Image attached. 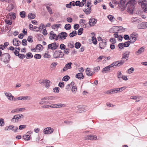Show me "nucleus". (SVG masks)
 Returning a JSON list of instances; mask_svg holds the SVG:
<instances>
[{
    "label": "nucleus",
    "mask_w": 147,
    "mask_h": 147,
    "mask_svg": "<svg viewBox=\"0 0 147 147\" xmlns=\"http://www.w3.org/2000/svg\"><path fill=\"white\" fill-rule=\"evenodd\" d=\"M32 133L31 131H29L27 132L26 135H24L23 136V138L26 141H28L30 140V137L29 134Z\"/></svg>",
    "instance_id": "nucleus-14"
},
{
    "label": "nucleus",
    "mask_w": 147,
    "mask_h": 147,
    "mask_svg": "<svg viewBox=\"0 0 147 147\" xmlns=\"http://www.w3.org/2000/svg\"><path fill=\"white\" fill-rule=\"evenodd\" d=\"M140 97V96H132L130 97V98L131 99L136 100H137V98H139Z\"/></svg>",
    "instance_id": "nucleus-59"
},
{
    "label": "nucleus",
    "mask_w": 147,
    "mask_h": 147,
    "mask_svg": "<svg viewBox=\"0 0 147 147\" xmlns=\"http://www.w3.org/2000/svg\"><path fill=\"white\" fill-rule=\"evenodd\" d=\"M46 7L47 9V11L50 14H53V11L51 9V7L49 6H47Z\"/></svg>",
    "instance_id": "nucleus-41"
},
{
    "label": "nucleus",
    "mask_w": 147,
    "mask_h": 147,
    "mask_svg": "<svg viewBox=\"0 0 147 147\" xmlns=\"http://www.w3.org/2000/svg\"><path fill=\"white\" fill-rule=\"evenodd\" d=\"M77 34L76 31L74 30L72 31L71 33H70L69 36L70 37H73Z\"/></svg>",
    "instance_id": "nucleus-32"
},
{
    "label": "nucleus",
    "mask_w": 147,
    "mask_h": 147,
    "mask_svg": "<svg viewBox=\"0 0 147 147\" xmlns=\"http://www.w3.org/2000/svg\"><path fill=\"white\" fill-rule=\"evenodd\" d=\"M51 57V55H50L48 53H45L44 55V57L45 58H50Z\"/></svg>",
    "instance_id": "nucleus-61"
},
{
    "label": "nucleus",
    "mask_w": 147,
    "mask_h": 147,
    "mask_svg": "<svg viewBox=\"0 0 147 147\" xmlns=\"http://www.w3.org/2000/svg\"><path fill=\"white\" fill-rule=\"evenodd\" d=\"M17 56H18V57L20 59H23L25 57V55L23 54H18V55H17Z\"/></svg>",
    "instance_id": "nucleus-49"
},
{
    "label": "nucleus",
    "mask_w": 147,
    "mask_h": 147,
    "mask_svg": "<svg viewBox=\"0 0 147 147\" xmlns=\"http://www.w3.org/2000/svg\"><path fill=\"white\" fill-rule=\"evenodd\" d=\"M64 56L63 53L61 51H55L53 54V57L55 58H61Z\"/></svg>",
    "instance_id": "nucleus-5"
},
{
    "label": "nucleus",
    "mask_w": 147,
    "mask_h": 147,
    "mask_svg": "<svg viewBox=\"0 0 147 147\" xmlns=\"http://www.w3.org/2000/svg\"><path fill=\"white\" fill-rule=\"evenodd\" d=\"M71 27L70 24H66L65 26V28L66 30H69L71 28Z\"/></svg>",
    "instance_id": "nucleus-39"
},
{
    "label": "nucleus",
    "mask_w": 147,
    "mask_h": 147,
    "mask_svg": "<svg viewBox=\"0 0 147 147\" xmlns=\"http://www.w3.org/2000/svg\"><path fill=\"white\" fill-rule=\"evenodd\" d=\"M12 130L13 131L15 132H16L18 131V127H14L13 126V128L12 129Z\"/></svg>",
    "instance_id": "nucleus-63"
},
{
    "label": "nucleus",
    "mask_w": 147,
    "mask_h": 147,
    "mask_svg": "<svg viewBox=\"0 0 147 147\" xmlns=\"http://www.w3.org/2000/svg\"><path fill=\"white\" fill-rule=\"evenodd\" d=\"M112 94H114L117 92H120V90H118V88H114L111 89Z\"/></svg>",
    "instance_id": "nucleus-30"
},
{
    "label": "nucleus",
    "mask_w": 147,
    "mask_h": 147,
    "mask_svg": "<svg viewBox=\"0 0 147 147\" xmlns=\"http://www.w3.org/2000/svg\"><path fill=\"white\" fill-rule=\"evenodd\" d=\"M10 18L11 20H14L16 18V15L15 13L11 14L10 15Z\"/></svg>",
    "instance_id": "nucleus-57"
},
{
    "label": "nucleus",
    "mask_w": 147,
    "mask_h": 147,
    "mask_svg": "<svg viewBox=\"0 0 147 147\" xmlns=\"http://www.w3.org/2000/svg\"><path fill=\"white\" fill-rule=\"evenodd\" d=\"M92 42L94 44L96 45L97 44V41L95 37L93 36L92 37Z\"/></svg>",
    "instance_id": "nucleus-47"
},
{
    "label": "nucleus",
    "mask_w": 147,
    "mask_h": 147,
    "mask_svg": "<svg viewBox=\"0 0 147 147\" xmlns=\"http://www.w3.org/2000/svg\"><path fill=\"white\" fill-rule=\"evenodd\" d=\"M76 77L80 80L84 78V76L82 73H79L76 75Z\"/></svg>",
    "instance_id": "nucleus-21"
},
{
    "label": "nucleus",
    "mask_w": 147,
    "mask_h": 147,
    "mask_svg": "<svg viewBox=\"0 0 147 147\" xmlns=\"http://www.w3.org/2000/svg\"><path fill=\"white\" fill-rule=\"evenodd\" d=\"M60 24H54L51 27L53 29H58L59 26Z\"/></svg>",
    "instance_id": "nucleus-45"
},
{
    "label": "nucleus",
    "mask_w": 147,
    "mask_h": 147,
    "mask_svg": "<svg viewBox=\"0 0 147 147\" xmlns=\"http://www.w3.org/2000/svg\"><path fill=\"white\" fill-rule=\"evenodd\" d=\"M13 45L16 46H18L21 44V42L17 38H14L13 40Z\"/></svg>",
    "instance_id": "nucleus-20"
},
{
    "label": "nucleus",
    "mask_w": 147,
    "mask_h": 147,
    "mask_svg": "<svg viewBox=\"0 0 147 147\" xmlns=\"http://www.w3.org/2000/svg\"><path fill=\"white\" fill-rule=\"evenodd\" d=\"M11 57L8 53H6L3 54L1 57V60L4 63H8L10 60Z\"/></svg>",
    "instance_id": "nucleus-2"
},
{
    "label": "nucleus",
    "mask_w": 147,
    "mask_h": 147,
    "mask_svg": "<svg viewBox=\"0 0 147 147\" xmlns=\"http://www.w3.org/2000/svg\"><path fill=\"white\" fill-rule=\"evenodd\" d=\"M26 13L24 11H22L20 13V15L22 18H24L25 16Z\"/></svg>",
    "instance_id": "nucleus-50"
},
{
    "label": "nucleus",
    "mask_w": 147,
    "mask_h": 147,
    "mask_svg": "<svg viewBox=\"0 0 147 147\" xmlns=\"http://www.w3.org/2000/svg\"><path fill=\"white\" fill-rule=\"evenodd\" d=\"M33 57L32 53L30 52L27 53L26 55V57L27 59L31 58Z\"/></svg>",
    "instance_id": "nucleus-34"
},
{
    "label": "nucleus",
    "mask_w": 147,
    "mask_h": 147,
    "mask_svg": "<svg viewBox=\"0 0 147 147\" xmlns=\"http://www.w3.org/2000/svg\"><path fill=\"white\" fill-rule=\"evenodd\" d=\"M13 128V125H9L5 127L4 130L5 131H10L12 130Z\"/></svg>",
    "instance_id": "nucleus-37"
},
{
    "label": "nucleus",
    "mask_w": 147,
    "mask_h": 147,
    "mask_svg": "<svg viewBox=\"0 0 147 147\" xmlns=\"http://www.w3.org/2000/svg\"><path fill=\"white\" fill-rule=\"evenodd\" d=\"M144 51V48L142 47L139 49L136 52V53L137 55H139L143 52Z\"/></svg>",
    "instance_id": "nucleus-23"
},
{
    "label": "nucleus",
    "mask_w": 147,
    "mask_h": 147,
    "mask_svg": "<svg viewBox=\"0 0 147 147\" xmlns=\"http://www.w3.org/2000/svg\"><path fill=\"white\" fill-rule=\"evenodd\" d=\"M134 70V68L132 67L128 69L127 71V72L128 74H131L133 72Z\"/></svg>",
    "instance_id": "nucleus-46"
},
{
    "label": "nucleus",
    "mask_w": 147,
    "mask_h": 147,
    "mask_svg": "<svg viewBox=\"0 0 147 147\" xmlns=\"http://www.w3.org/2000/svg\"><path fill=\"white\" fill-rule=\"evenodd\" d=\"M130 41L126 42L124 43H123L124 47H129L130 45Z\"/></svg>",
    "instance_id": "nucleus-53"
},
{
    "label": "nucleus",
    "mask_w": 147,
    "mask_h": 147,
    "mask_svg": "<svg viewBox=\"0 0 147 147\" xmlns=\"http://www.w3.org/2000/svg\"><path fill=\"white\" fill-rule=\"evenodd\" d=\"M49 39L51 40L55 39L56 40H58V36L53 31L50 32L49 34Z\"/></svg>",
    "instance_id": "nucleus-11"
},
{
    "label": "nucleus",
    "mask_w": 147,
    "mask_h": 147,
    "mask_svg": "<svg viewBox=\"0 0 147 147\" xmlns=\"http://www.w3.org/2000/svg\"><path fill=\"white\" fill-rule=\"evenodd\" d=\"M130 52L129 51H126L123 53L122 55V60H124L125 61H127L128 60L129 55Z\"/></svg>",
    "instance_id": "nucleus-9"
},
{
    "label": "nucleus",
    "mask_w": 147,
    "mask_h": 147,
    "mask_svg": "<svg viewBox=\"0 0 147 147\" xmlns=\"http://www.w3.org/2000/svg\"><path fill=\"white\" fill-rule=\"evenodd\" d=\"M89 140H95L97 139V136L94 135H89Z\"/></svg>",
    "instance_id": "nucleus-28"
},
{
    "label": "nucleus",
    "mask_w": 147,
    "mask_h": 147,
    "mask_svg": "<svg viewBox=\"0 0 147 147\" xmlns=\"http://www.w3.org/2000/svg\"><path fill=\"white\" fill-rule=\"evenodd\" d=\"M83 30V29L82 28H80L79 29H78V34L79 35H81L82 33Z\"/></svg>",
    "instance_id": "nucleus-51"
},
{
    "label": "nucleus",
    "mask_w": 147,
    "mask_h": 147,
    "mask_svg": "<svg viewBox=\"0 0 147 147\" xmlns=\"http://www.w3.org/2000/svg\"><path fill=\"white\" fill-rule=\"evenodd\" d=\"M110 69L107 66L102 69V72L103 74L105 73L110 71Z\"/></svg>",
    "instance_id": "nucleus-27"
},
{
    "label": "nucleus",
    "mask_w": 147,
    "mask_h": 147,
    "mask_svg": "<svg viewBox=\"0 0 147 147\" xmlns=\"http://www.w3.org/2000/svg\"><path fill=\"white\" fill-rule=\"evenodd\" d=\"M58 46V43H57L56 42H53L48 45V49H51L52 50H55L57 48Z\"/></svg>",
    "instance_id": "nucleus-10"
},
{
    "label": "nucleus",
    "mask_w": 147,
    "mask_h": 147,
    "mask_svg": "<svg viewBox=\"0 0 147 147\" xmlns=\"http://www.w3.org/2000/svg\"><path fill=\"white\" fill-rule=\"evenodd\" d=\"M57 108L64 107H66V105L62 103H58L56 104Z\"/></svg>",
    "instance_id": "nucleus-29"
},
{
    "label": "nucleus",
    "mask_w": 147,
    "mask_h": 147,
    "mask_svg": "<svg viewBox=\"0 0 147 147\" xmlns=\"http://www.w3.org/2000/svg\"><path fill=\"white\" fill-rule=\"evenodd\" d=\"M35 14L32 13H29L28 16V17L29 18L31 19H34L35 18Z\"/></svg>",
    "instance_id": "nucleus-31"
},
{
    "label": "nucleus",
    "mask_w": 147,
    "mask_h": 147,
    "mask_svg": "<svg viewBox=\"0 0 147 147\" xmlns=\"http://www.w3.org/2000/svg\"><path fill=\"white\" fill-rule=\"evenodd\" d=\"M4 94L9 100L11 101L15 100V98L10 93L5 92Z\"/></svg>",
    "instance_id": "nucleus-12"
},
{
    "label": "nucleus",
    "mask_w": 147,
    "mask_h": 147,
    "mask_svg": "<svg viewBox=\"0 0 147 147\" xmlns=\"http://www.w3.org/2000/svg\"><path fill=\"white\" fill-rule=\"evenodd\" d=\"M117 78L119 80H120V79L123 76L122 75V73H121L120 71H118L117 73Z\"/></svg>",
    "instance_id": "nucleus-35"
},
{
    "label": "nucleus",
    "mask_w": 147,
    "mask_h": 147,
    "mask_svg": "<svg viewBox=\"0 0 147 147\" xmlns=\"http://www.w3.org/2000/svg\"><path fill=\"white\" fill-rule=\"evenodd\" d=\"M140 5H141L144 12H147V0H143L138 2Z\"/></svg>",
    "instance_id": "nucleus-4"
},
{
    "label": "nucleus",
    "mask_w": 147,
    "mask_h": 147,
    "mask_svg": "<svg viewBox=\"0 0 147 147\" xmlns=\"http://www.w3.org/2000/svg\"><path fill=\"white\" fill-rule=\"evenodd\" d=\"M125 62H126L124 60H122L121 61H118V63L117 64V66H120L121 65H123L124 63Z\"/></svg>",
    "instance_id": "nucleus-36"
},
{
    "label": "nucleus",
    "mask_w": 147,
    "mask_h": 147,
    "mask_svg": "<svg viewBox=\"0 0 147 147\" xmlns=\"http://www.w3.org/2000/svg\"><path fill=\"white\" fill-rule=\"evenodd\" d=\"M20 119L19 116L18 115H14L11 119V121L13 123L17 122L18 120Z\"/></svg>",
    "instance_id": "nucleus-17"
},
{
    "label": "nucleus",
    "mask_w": 147,
    "mask_h": 147,
    "mask_svg": "<svg viewBox=\"0 0 147 147\" xmlns=\"http://www.w3.org/2000/svg\"><path fill=\"white\" fill-rule=\"evenodd\" d=\"M50 83L51 82L49 80H45V82L44 85L45 86V87L46 88H48L50 86Z\"/></svg>",
    "instance_id": "nucleus-25"
},
{
    "label": "nucleus",
    "mask_w": 147,
    "mask_h": 147,
    "mask_svg": "<svg viewBox=\"0 0 147 147\" xmlns=\"http://www.w3.org/2000/svg\"><path fill=\"white\" fill-rule=\"evenodd\" d=\"M71 91L73 93H75L77 91V87L76 86H74L72 87Z\"/></svg>",
    "instance_id": "nucleus-43"
},
{
    "label": "nucleus",
    "mask_w": 147,
    "mask_h": 147,
    "mask_svg": "<svg viewBox=\"0 0 147 147\" xmlns=\"http://www.w3.org/2000/svg\"><path fill=\"white\" fill-rule=\"evenodd\" d=\"M81 46V44L79 42H76L75 44V47L76 49L79 48Z\"/></svg>",
    "instance_id": "nucleus-48"
},
{
    "label": "nucleus",
    "mask_w": 147,
    "mask_h": 147,
    "mask_svg": "<svg viewBox=\"0 0 147 147\" xmlns=\"http://www.w3.org/2000/svg\"><path fill=\"white\" fill-rule=\"evenodd\" d=\"M36 48L37 49L40 50L43 48V46L42 45L40 44L38 45L36 47Z\"/></svg>",
    "instance_id": "nucleus-54"
},
{
    "label": "nucleus",
    "mask_w": 147,
    "mask_h": 147,
    "mask_svg": "<svg viewBox=\"0 0 147 147\" xmlns=\"http://www.w3.org/2000/svg\"><path fill=\"white\" fill-rule=\"evenodd\" d=\"M69 77L68 76H64L62 79V80L65 81H67L69 79Z\"/></svg>",
    "instance_id": "nucleus-52"
},
{
    "label": "nucleus",
    "mask_w": 147,
    "mask_h": 147,
    "mask_svg": "<svg viewBox=\"0 0 147 147\" xmlns=\"http://www.w3.org/2000/svg\"><path fill=\"white\" fill-rule=\"evenodd\" d=\"M141 20L140 19L137 18H132L131 19V22L137 24L141 22Z\"/></svg>",
    "instance_id": "nucleus-18"
},
{
    "label": "nucleus",
    "mask_w": 147,
    "mask_h": 147,
    "mask_svg": "<svg viewBox=\"0 0 147 147\" xmlns=\"http://www.w3.org/2000/svg\"><path fill=\"white\" fill-rule=\"evenodd\" d=\"M72 63L70 62L65 65V66L63 69V72H64L68 69H70L72 68L71 65Z\"/></svg>",
    "instance_id": "nucleus-13"
},
{
    "label": "nucleus",
    "mask_w": 147,
    "mask_h": 147,
    "mask_svg": "<svg viewBox=\"0 0 147 147\" xmlns=\"http://www.w3.org/2000/svg\"><path fill=\"white\" fill-rule=\"evenodd\" d=\"M137 28L139 29L146 28L145 22H142L138 24L137 26Z\"/></svg>",
    "instance_id": "nucleus-19"
},
{
    "label": "nucleus",
    "mask_w": 147,
    "mask_h": 147,
    "mask_svg": "<svg viewBox=\"0 0 147 147\" xmlns=\"http://www.w3.org/2000/svg\"><path fill=\"white\" fill-rule=\"evenodd\" d=\"M105 57L103 56H101L99 57L97 59L96 61L97 62H99L102 59L105 58Z\"/></svg>",
    "instance_id": "nucleus-60"
},
{
    "label": "nucleus",
    "mask_w": 147,
    "mask_h": 147,
    "mask_svg": "<svg viewBox=\"0 0 147 147\" xmlns=\"http://www.w3.org/2000/svg\"><path fill=\"white\" fill-rule=\"evenodd\" d=\"M106 44L107 43L106 42L102 41L100 43L99 46L101 49H103L105 47Z\"/></svg>",
    "instance_id": "nucleus-26"
},
{
    "label": "nucleus",
    "mask_w": 147,
    "mask_h": 147,
    "mask_svg": "<svg viewBox=\"0 0 147 147\" xmlns=\"http://www.w3.org/2000/svg\"><path fill=\"white\" fill-rule=\"evenodd\" d=\"M90 69L89 68H87L86 69L85 72L86 74L88 76H91L92 75V73L90 71Z\"/></svg>",
    "instance_id": "nucleus-24"
},
{
    "label": "nucleus",
    "mask_w": 147,
    "mask_h": 147,
    "mask_svg": "<svg viewBox=\"0 0 147 147\" xmlns=\"http://www.w3.org/2000/svg\"><path fill=\"white\" fill-rule=\"evenodd\" d=\"M65 45L63 44H61L60 45V48L61 50L65 49Z\"/></svg>",
    "instance_id": "nucleus-64"
},
{
    "label": "nucleus",
    "mask_w": 147,
    "mask_h": 147,
    "mask_svg": "<svg viewBox=\"0 0 147 147\" xmlns=\"http://www.w3.org/2000/svg\"><path fill=\"white\" fill-rule=\"evenodd\" d=\"M33 37L31 36H28L27 40L28 41L32 43L33 41Z\"/></svg>",
    "instance_id": "nucleus-44"
},
{
    "label": "nucleus",
    "mask_w": 147,
    "mask_h": 147,
    "mask_svg": "<svg viewBox=\"0 0 147 147\" xmlns=\"http://www.w3.org/2000/svg\"><path fill=\"white\" fill-rule=\"evenodd\" d=\"M54 131V129L51 127H47L43 130V133L46 134H50L52 133Z\"/></svg>",
    "instance_id": "nucleus-7"
},
{
    "label": "nucleus",
    "mask_w": 147,
    "mask_h": 147,
    "mask_svg": "<svg viewBox=\"0 0 147 147\" xmlns=\"http://www.w3.org/2000/svg\"><path fill=\"white\" fill-rule=\"evenodd\" d=\"M97 21L96 19L92 18L90 19L89 22L90 26H93L96 24Z\"/></svg>",
    "instance_id": "nucleus-16"
},
{
    "label": "nucleus",
    "mask_w": 147,
    "mask_h": 147,
    "mask_svg": "<svg viewBox=\"0 0 147 147\" xmlns=\"http://www.w3.org/2000/svg\"><path fill=\"white\" fill-rule=\"evenodd\" d=\"M59 88L58 87H56L53 89V92L58 93L59 92Z\"/></svg>",
    "instance_id": "nucleus-55"
},
{
    "label": "nucleus",
    "mask_w": 147,
    "mask_h": 147,
    "mask_svg": "<svg viewBox=\"0 0 147 147\" xmlns=\"http://www.w3.org/2000/svg\"><path fill=\"white\" fill-rule=\"evenodd\" d=\"M74 43L72 42L68 43L67 46L71 48L74 47Z\"/></svg>",
    "instance_id": "nucleus-40"
},
{
    "label": "nucleus",
    "mask_w": 147,
    "mask_h": 147,
    "mask_svg": "<svg viewBox=\"0 0 147 147\" xmlns=\"http://www.w3.org/2000/svg\"><path fill=\"white\" fill-rule=\"evenodd\" d=\"M77 107L79 111H77V113H81L85 111L86 110L85 109V107L83 105H80L78 106Z\"/></svg>",
    "instance_id": "nucleus-15"
},
{
    "label": "nucleus",
    "mask_w": 147,
    "mask_h": 147,
    "mask_svg": "<svg viewBox=\"0 0 147 147\" xmlns=\"http://www.w3.org/2000/svg\"><path fill=\"white\" fill-rule=\"evenodd\" d=\"M138 34L136 32H133L131 34L129 37V40H130V43L134 42L137 40L138 37Z\"/></svg>",
    "instance_id": "nucleus-6"
},
{
    "label": "nucleus",
    "mask_w": 147,
    "mask_h": 147,
    "mask_svg": "<svg viewBox=\"0 0 147 147\" xmlns=\"http://www.w3.org/2000/svg\"><path fill=\"white\" fill-rule=\"evenodd\" d=\"M31 99V98L30 96H22V100H30Z\"/></svg>",
    "instance_id": "nucleus-33"
},
{
    "label": "nucleus",
    "mask_w": 147,
    "mask_h": 147,
    "mask_svg": "<svg viewBox=\"0 0 147 147\" xmlns=\"http://www.w3.org/2000/svg\"><path fill=\"white\" fill-rule=\"evenodd\" d=\"M5 23L9 25H11L12 24V21L8 20H5Z\"/></svg>",
    "instance_id": "nucleus-58"
},
{
    "label": "nucleus",
    "mask_w": 147,
    "mask_h": 147,
    "mask_svg": "<svg viewBox=\"0 0 147 147\" xmlns=\"http://www.w3.org/2000/svg\"><path fill=\"white\" fill-rule=\"evenodd\" d=\"M58 36V38L63 40L66 39L67 36V34L66 32H63L59 33Z\"/></svg>",
    "instance_id": "nucleus-8"
},
{
    "label": "nucleus",
    "mask_w": 147,
    "mask_h": 147,
    "mask_svg": "<svg viewBox=\"0 0 147 147\" xmlns=\"http://www.w3.org/2000/svg\"><path fill=\"white\" fill-rule=\"evenodd\" d=\"M57 64V62H53L51 65L50 67L52 69H55Z\"/></svg>",
    "instance_id": "nucleus-38"
},
{
    "label": "nucleus",
    "mask_w": 147,
    "mask_h": 147,
    "mask_svg": "<svg viewBox=\"0 0 147 147\" xmlns=\"http://www.w3.org/2000/svg\"><path fill=\"white\" fill-rule=\"evenodd\" d=\"M40 30V28H38L36 26L33 27V31H34L38 32Z\"/></svg>",
    "instance_id": "nucleus-62"
},
{
    "label": "nucleus",
    "mask_w": 147,
    "mask_h": 147,
    "mask_svg": "<svg viewBox=\"0 0 147 147\" xmlns=\"http://www.w3.org/2000/svg\"><path fill=\"white\" fill-rule=\"evenodd\" d=\"M91 3L90 1H88L84 6L85 8L83 9V11L86 14H90L91 11V7L90 6L91 5Z\"/></svg>",
    "instance_id": "nucleus-3"
},
{
    "label": "nucleus",
    "mask_w": 147,
    "mask_h": 147,
    "mask_svg": "<svg viewBox=\"0 0 147 147\" xmlns=\"http://www.w3.org/2000/svg\"><path fill=\"white\" fill-rule=\"evenodd\" d=\"M75 5L76 6H79V7H83L84 5V3L81 2L79 1H76L75 2Z\"/></svg>",
    "instance_id": "nucleus-22"
},
{
    "label": "nucleus",
    "mask_w": 147,
    "mask_h": 147,
    "mask_svg": "<svg viewBox=\"0 0 147 147\" xmlns=\"http://www.w3.org/2000/svg\"><path fill=\"white\" fill-rule=\"evenodd\" d=\"M126 0H120V3H119V6L120 10L122 11L124 10L127 7V12L130 13H132L134 10L135 5L136 1L135 0H130L127 3L125 4Z\"/></svg>",
    "instance_id": "nucleus-1"
},
{
    "label": "nucleus",
    "mask_w": 147,
    "mask_h": 147,
    "mask_svg": "<svg viewBox=\"0 0 147 147\" xmlns=\"http://www.w3.org/2000/svg\"><path fill=\"white\" fill-rule=\"evenodd\" d=\"M34 57L36 59H40L41 58V55L40 54H35L34 56Z\"/></svg>",
    "instance_id": "nucleus-56"
},
{
    "label": "nucleus",
    "mask_w": 147,
    "mask_h": 147,
    "mask_svg": "<svg viewBox=\"0 0 147 147\" xmlns=\"http://www.w3.org/2000/svg\"><path fill=\"white\" fill-rule=\"evenodd\" d=\"M5 125L4 119L2 118L0 119V126H3Z\"/></svg>",
    "instance_id": "nucleus-42"
}]
</instances>
